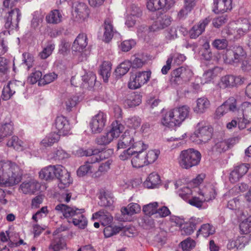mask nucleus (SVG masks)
<instances>
[{
    "label": "nucleus",
    "mask_w": 251,
    "mask_h": 251,
    "mask_svg": "<svg viewBox=\"0 0 251 251\" xmlns=\"http://www.w3.org/2000/svg\"><path fill=\"white\" fill-rule=\"evenodd\" d=\"M240 108L242 117L238 118V126L240 129H243L251 123V103L244 102L241 104Z\"/></svg>",
    "instance_id": "nucleus-14"
},
{
    "label": "nucleus",
    "mask_w": 251,
    "mask_h": 251,
    "mask_svg": "<svg viewBox=\"0 0 251 251\" xmlns=\"http://www.w3.org/2000/svg\"><path fill=\"white\" fill-rule=\"evenodd\" d=\"M169 58H172V63L175 65H180L186 59L184 55L176 52L171 54Z\"/></svg>",
    "instance_id": "nucleus-61"
},
{
    "label": "nucleus",
    "mask_w": 251,
    "mask_h": 251,
    "mask_svg": "<svg viewBox=\"0 0 251 251\" xmlns=\"http://www.w3.org/2000/svg\"><path fill=\"white\" fill-rule=\"evenodd\" d=\"M134 131H126L119 140L117 148L118 149L131 147L134 149V145L137 141Z\"/></svg>",
    "instance_id": "nucleus-16"
},
{
    "label": "nucleus",
    "mask_w": 251,
    "mask_h": 251,
    "mask_svg": "<svg viewBox=\"0 0 251 251\" xmlns=\"http://www.w3.org/2000/svg\"><path fill=\"white\" fill-rule=\"evenodd\" d=\"M23 143V141L20 140L18 137L14 136L8 141L7 146L9 147H12L17 151H22Z\"/></svg>",
    "instance_id": "nucleus-51"
},
{
    "label": "nucleus",
    "mask_w": 251,
    "mask_h": 251,
    "mask_svg": "<svg viewBox=\"0 0 251 251\" xmlns=\"http://www.w3.org/2000/svg\"><path fill=\"white\" fill-rule=\"evenodd\" d=\"M9 34V31L6 30L0 33V55L4 54L7 51L8 48L5 44V36Z\"/></svg>",
    "instance_id": "nucleus-57"
},
{
    "label": "nucleus",
    "mask_w": 251,
    "mask_h": 251,
    "mask_svg": "<svg viewBox=\"0 0 251 251\" xmlns=\"http://www.w3.org/2000/svg\"><path fill=\"white\" fill-rule=\"evenodd\" d=\"M141 211L140 206L136 203H130L126 207L122 208L121 212L124 215H133Z\"/></svg>",
    "instance_id": "nucleus-42"
},
{
    "label": "nucleus",
    "mask_w": 251,
    "mask_h": 251,
    "mask_svg": "<svg viewBox=\"0 0 251 251\" xmlns=\"http://www.w3.org/2000/svg\"><path fill=\"white\" fill-rule=\"evenodd\" d=\"M214 232L215 228L208 224L202 225L198 231L199 234H201L204 237H207Z\"/></svg>",
    "instance_id": "nucleus-52"
},
{
    "label": "nucleus",
    "mask_w": 251,
    "mask_h": 251,
    "mask_svg": "<svg viewBox=\"0 0 251 251\" xmlns=\"http://www.w3.org/2000/svg\"><path fill=\"white\" fill-rule=\"evenodd\" d=\"M97 166L95 165L90 164L86 162L79 167L77 171V176H83L85 175L91 174L92 176L93 174L95 172Z\"/></svg>",
    "instance_id": "nucleus-34"
},
{
    "label": "nucleus",
    "mask_w": 251,
    "mask_h": 251,
    "mask_svg": "<svg viewBox=\"0 0 251 251\" xmlns=\"http://www.w3.org/2000/svg\"><path fill=\"white\" fill-rule=\"evenodd\" d=\"M201 157V154L198 151L189 149L180 152L177 161L182 168L189 169L199 164Z\"/></svg>",
    "instance_id": "nucleus-7"
},
{
    "label": "nucleus",
    "mask_w": 251,
    "mask_h": 251,
    "mask_svg": "<svg viewBox=\"0 0 251 251\" xmlns=\"http://www.w3.org/2000/svg\"><path fill=\"white\" fill-rule=\"evenodd\" d=\"M172 19L169 15H165L159 17L154 21L150 27L151 31H158L163 29L170 25L172 23Z\"/></svg>",
    "instance_id": "nucleus-21"
},
{
    "label": "nucleus",
    "mask_w": 251,
    "mask_h": 251,
    "mask_svg": "<svg viewBox=\"0 0 251 251\" xmlns=\"http://www.w3.org/2000/svg\"><path fill=\"white\" fill-rule=\"evenodd\" d=\"M123 228L121 226H108L104 228L103 233L104 236L108 238L118 233Z\"/></svg>",
    "instance_id": "nucleus-56"
},
{
    "label": "nucleus",
    "mask_w": 251,
    "mask_h": 251,
    "mask_svg": "<svg viewBox=\"0 0 251 251\" xmlns=\"http://www.w3.org/2000/svg\"><path fill=\"white\" fill-rule=\"evenodd\" d=\"M39 177L45 180L57 178L60 181L58 184L60 188L68 187L73 182L70 174L62 165H49L42 168L39 172Z\"/></svg>",
    "instance_id": "nucleus-2"
},
{
    "label": "nucleus",
    "mask_w": 251,
    "mask_h": 251,
    "mask_svg": "<svg viewBox=\"0 0 251 251\" xmlns=\"http://www.w3.org/2000/svg\"><path fill=\"white\" fill-rule=\"evenodd\" d=\"M107 151H100L98 150L87 149L84 150L82 149H79L76 151V154L78 156H91L86 162L90 164L95 165L96 162H100L106 157L105 154Z\"/></svg>",
    "instance_id": "nucleus-11"
},
{
    "label": "nucleus",
    "mask_w": 251,
    "mask_h": 251,
    "mask_svg": "<svg viewBox=\"0 0 251 251\" xmlns=\"http://www.w3.org/2000/svg\"><path fill=\"white\" fill-rule=\"evenodd\" d=\"M142 101L141 96L138 94H133L125 100V103L129 107L139 105Z\"/></svg>",
    "instance_id": "nucleus-50"
},
{
    "label": "nucleus",
    "mask_w": 251,
    "mask_h": 251,
    "mask_svg": "<svg viewBox=\"0 0 251 251\" xmlns=\"http://www.w3.org/2000/svg\"><path fill=\"white\" fill-rule=\"evenodd\" d=\"M54 126L57 132L62 136L67 135L71 129L69 121L63 116L56 118Z\"/></svg>",
    "instance_id": "nucleus-20"
},
{
    "label": "nucleus",
    "mask_w": 251,
    "mask_h": 251,
    "mask_svg": "<svg viewBox=\"0 0 251 251\" xmlns=\"http://www.w3.org/2000/svg\"><path fill=\"white\" fill-rule=\"evenodd\" d=\"M61 136V134L55 132L50 133L48 136H46L41 142L42 145L47 147L51 146L54 143L57 142Z\"/></svg>",
    "instance_id": "nucleus-37"
},
{
    "label": "nucleus",
    "mask_w": 251,
    "mask_h": 251,
    "mask_svg": "<svg viewBox=\"0 0 251 251\" xmlns=\"http://www.w3.org/2000/svg\"><path fill=\"white\" fill-rule=\"evenodd\" d=\"M103 26V40L108 43L112 39L114 32L112 20L110 18H107L104 21Z\"/></svg>",
    "instance_id": "nucleus-29"
},
{
    "label": "nucleus",
    "mask_w": 251,
    "mask_h": 251,
    "mask_svg": "<svg viewBox=\"0 0 251 251\" xmlns=\"http://www.w3.org/2000/svg\"><path fill=\"white\" fill-rule=\"evenodd\" d=\"M54 49V45L50 43L39 53V56L41 59H46L51 54Z\"/></svg>",
    "instance_id": "nucleus-59"
},
{
    "label": "nucleus",
    "mask_w": 251,
    "mask_h": 251,
    "mask_svg": "<svg viewBox=\"0 0 251 251\" xmlns=\"http://www.w3.org/2000/svg\"><path fill=\"white\" fill-rule=\"evenodd\" d=\"M23 176V172L15 163L10 161H0V184L12 186L19 183Z\"/></svg>",
    "instance_id": "nucleus-1"
},
{
    "label": "nucleus",
    "mask_w": 251,
    "mask_h": 251,
    "mask_svg": "<svg viewBox=\"0 0 251 251\" xmlns=\"http://www.w3.org/2000/svg\"><path fill=\"white\" fill-rule=\"evenodd\" d=\"M210 102L206 98H199L196 100V105L194 107V111L197 114L204 113L210 107Z\"/></svg>",
    "instance_id": "nucleus-30"
},
{
    "label": "nucleus",
    "mask_w": 251,
    "mask_h": 251,
    "mask_svg": "<svg viewBox=\"0 0 251 251\" xmlns=\"http://www.w3.org/2000/svg\"><path fill=\"white\" fill-rule=\"evenodd\" d=\"M54 210L61 218L63 216L69 223H73L75 226L84 228L87 225V219L83 215L84 209H79L75 206L70 207L60 203L56 205Z\"/></svg>",
    "instance_id": "nucleus-4"
},
{
    "label": "nucleus",
    "mask_w": 251,
    "mask_h": 251,
    "mask_svg": "<svg viewBox=\"0 0 251 251\" xmlns=\"http://www.w3.org/2000/svg\"><path fill=\"white\" fill-rule=\"evenodd\" d=\"M17 0H3V7L0 9L1 16L5 20V27L10 30L16 29L18 27L21 18L20 9L14 7L15 2Z\"/></svg>",
    "instance_id": "nucleus-5"
},
{
    "label": "nucleus",
    "mask_w": 251,
    "mask_h": 251,
    "mask_svg": "<svg viewBox=\"0 0 251 251\" xmlns=\"http://www.w3.org/2000/svg\"><path fill=\"white\" fill-rule=\"evenodd\" d=\"M77 98L75 96H67L64 100L63 106L66 107L67 110L70 111L77 103Z\"/></svg>",
    "instance_id": "nucleus-53"
},
{
    "label": "nucleus",
    "mask_w": 251,
    "mask_h": 251,
    "mask_svg": "<svg viewBox=\"0 0 251 251\" xmlns=\"http://www.w3.org/2000/svg\"><path fill=\"white\" fill-rule=\"evenodd\" d=\"M111 63L109 61H104L100 67V74L102 77L105 82L108 81L111 75Z\"/></svg>",
    "instance_id": "nucleus-39"
},
{
    "label": "nucleus",
    "mask_w": 251,
    "mask_h": 251,
    "mask_svg": "<svg viewBox=\"0 0 251 251\" xmlns=\"http://www.w3.org/2000/svg\"><path fill=\"white\" fill-rule=\"evenodd\" d=\"M221 71V68L218 67H214L206 71L203 75V78L205 80L204 83L210 82L214 77L217 76Z\"/></svg>",
    "instance_id": "nucleus-43"
},
{
    "label": "nucleus",
    "mask_w": 251,
    "mask_h": 251,
    "mask_svg": "<svg viewBox=\"0 0 251 251\" xmlns=\"http://www.w3.org/2000/svg\"><path fill=\"white\" fill-rule=\"evenodd\" d=\"M124 130L123 126L115 121L111 125L110 130L96 139V142L100 145L109 144L114 139L118 138Z\"/></svg>",
    "instance_id": "nucleus-10"
},
{
    "label": "nucleus",
    "mask_w": 251,
    "mask_h": 251,
    "mask_svg": "<svg viewBox=\"0 0 251 251\" xmlns=\"http://www.w3.org/2000/svg\"><path fill=\"white\" fill-rule=\"evenodd\" d=\"M205 202V199H204L201 193L199 192L198 196H192L188 200V202L192 206H195L198 208H201L203 203Z\"/></svg>",
    "instance_id": "nucleus-49"
},
{
    "label": "nucleus",
    "mask_w": 251,
    "mask_h": 251,
    "mask_svg": "<svg viewBox=\"0 0 251 251\" xmlns=\"http://www.w3.org/2000/svg\"><path fill=\"white\" fill-rule=\"evenodd\" d=\"M224 104L227 107L228 111L235 112L238 110L237 100L233 97L229 98Z\"/></svg>",
    "instance_id": "nucleus-55"
},
{
    "label": "nucleus",
    "mask_w": 251,
    "mask_h": 251,
    "mask_svg": "<svg viewBox=\"0 0 251 251\" xmlns=\"http://www.w3.org/2000/svg\"><path fill=\"white\" fill-rule=\"evenodd\" d=\"M186 71V70L183 67L176 69L172 74V80L176 84H179Z\"/></svg>",
    "instance_id": "nucleus-46"
},
{
    "label": "nucleus",
    "mask_w": 251,
    "mask_h": 251,
    "mask_svg": "<svg viewBox=\"0 0 251 251\" xmlns=\"http://www.w3.org/2000/svg\"><path fill=\"white\" fill-rule=\"evenodd\" d=\"M240 228L243 234H247L251 232V217H249L240 224Z\"/></svg>",
    "instance_id": "nucleus-58"
},
{
    "label": "nucleus",
    "mask_w": 251,
    "mask_h": 251,
    "mask_svg": "<svg viewBox=\"0 0 251 251\" xmlns=\"http://www.w3.org/2000/svg\"><path fill=\"white\" fill-rule=\"evenodd\" d=\"M165 40L168 43L177 38V29L175 26H171L164 31Z\"/></svg>",
    "instance_id": "nucleus-45"
},
{
    "label": "nucleus",
    "mask_w": 251,
    "mask_h": 251,
    "mask_svg": "<svg viewBox=\"0 0 251 251\" xmlns=\"http://www.w3.org/2000/svg\"><path fill=\"white\" fill-rule=\"evenodd\" d=\"M212 45L217 50H224L227 47L228 42L225 39H216L213 41Z\"/></svg>",
    "instance_id": "nucleus-60"
},
{
    "label": "nucleus",
    "mask_w": 251,
    "mask_h": 251,
    "mask_svg": "<svg viewBox=\"0 0 251 251\" xmlns=\"http://www.w3.org/2000/svg\"><path fill=\"white\" fill-rule=\"evenodd\" d=\"M125 124L129 128L135 129L140 126L141 119L138 116H131L126 120Z\"/></svg>",
    "instance_id": "nucleus-47"
},
{
    "label": "nucleus",
    "mask_w": 251,
    "mask_h": 251,
    "mask_svg": "<svg viewBox=\"0 0 251 251\" xmlns=\"http://www.w3.org/2000/svg\"><path fill=\"white\" fill-rule=\"evenodd\" d=\"M213 135V129L205 122H199L190 140L197 144H205L211 140Z\"/></svg>",
    "instance_id": "nucleus-8"
},
{
    "label": "nucleus",
    "mask_w": 251,
    "mask_h": 251,
    "mask_svg": "<svg viewBox=\"0 0 251 251\" xmlns=\"http://www.w3.org/2000/svg\"><path fill=\"white\" fill-rule=\"evenodd\" d=\"M39 186L38 182L35 179H30L22 183L19 187V191L25 194H33Z\"/></svg>",
    "instance_id": "nucleus-24"
},
{
    "label": "nucleus",
    "mask_w": 251,
    "mask_h": 251,
    "mask_svg": "<svg viewBox=\"0 0 251 251\" xmlns=\"http://www.w3.org/2000/svg\"><path fill=\"white\" fill-rule=\"evenodd\" d=\"M57 75L54 73L45 75L43 78L40 80L39 85H45L54 81L57 78Z\"/></svg>",
    "instance_id": "nucleus-63"
},
{
    "label": "nucleus",
    "mask_w": 251,
    "mask_h": 251,
    "mask_svg": "<svg viewBox=\"0 0 251 251\" xmlns=\"http://www.w3.org/2000/svg\"><path fill=\"white\" fill-rule=\"evenodd\" d=\"M173 110L168 111L163 116L161 120L162 124L168 127H174L179 125Z\"/></svg>",
    "instance_id": "nucleus-28"
},
{
    "label": "nucleus",
    "mask_w": 251,
    "mask_h": 251,
    "mask_svg": "<svg viewBox=\"0 0 251 251\" xmlns=\"http://www.w3.org/2000/svg\"><path fill=\"white\" fill-rule=\"evenodd\" d=\"M196 224L194 219L184 225L183 227L181 229V234L182 235H188L193 233L196 228Z\"/></svg>",
    "instance_id": "nucleus-48"
},
{
    "label": "nucleus",
    "mask_w": 251,
    "mask_h": 251,
    "mask_svg": "<svg viewBox=\"0 0 251 251\" xmlns=\"http://www.w3.org/2000/svg\"><path fill=\"white\" fill-rule=\"evenodd\" d=\"M160 179L158 175L155 173H152L149 176L144 182V185L148 188H154L160 183Z\"/></svg>",
    "instance_id": "nucleus-35"
},
{
    "label": "nucleus",
    "mask_w": 251,
    "mask_h": 251,
    "mask_svg": "<svg viewBox=\"0 0 251 251\" xmlns=\"http://www.w3.org/2000/svg\"><path fill=\"white\" fill-rule=\"evenodd\" d=\"M131 67V63L128 60H126L121 63L115 71L117 76L121 77L126 74Z\"/></svg>",
    "instance_id": "nucleus-41"
},
{
    "label": "nucleus",
    "mask_w": 251,
    "mask_h": 251,
    "mask_svg": "<svg viewBox=\"0 0 251 251\" xmlns=\"http://www.w3.org/2000/svg\"><path fill=\"white\" fill-rule=\"evenodd\" d=\"M13 125L11 123H6L0 126V142L5 138L12 135Z\"/></svg>",
    "instance_id": "nucleus-40"
},
{
    "label": "nucleus",
    "mask_w": 251,
    "mask_h": 251,
    "mask_svg": "<svg viewBox=\"0 0 251 251\" xmlns=\"http://www.w3.org/2000/svg\"><path fill=\"white\" fill-rule=\"evenodd\" d=\"M88 44L87 36L85 34H79L74 41L72 50L74 51L81 52Z\"/></svg>",
    "instance_id": "nucleus-26"
},
{
    "label": "nucleus",
    "mask_w": 251,
    "mask_h": 251,
    "mask_svg": "<svg viewBox=\"0 0 251 251\" xmlns=\"http://www.w3.org/2000/svg\"><path fill=\"white\" fill-rule=\"evenodd\" d=\"M232 8L231 0H214L213 11L215 13H224Z\"/></svg>",
    "instance_id": "nucleus-25"
},
{
    "label": "nucleus",
    "mask_w": 251,
    "mask_h": 251,
    "mask_svg": "<svg viewBox=\"0 0 251 251\" xmlns=\"http://www.w3.org/2000/svg\"><path fill=\"white\" fill-rule=\"evenodd\" d=\"M150 71L139 72L131 75L128 82V87L131 89H136L146 84L151 77Z\"/></svg>",
    "instance_id": "nucleus-12"
},
{
    "label": "nucleus",
    "mask_w": 251,
    "mask_h": 251,
    "mask_svg": "<svg viewBox=\"0 0 251 251\" xmlns=\"http://www.w3.org/2000/svg\"><path fill=\"white\" fill-rule=\"evenodd\" d=\"M47 23L52 24H58L63 20V14L59 10L51 11L46 16Z\"/></svg>",
    "instance_id": "nucleus-31"
},
{
    "label": "nucleus",
    "mask_w": 251,
    "mask_h": 251,
    "mask_svg": "<svg viewBox=\"0 0 251 251\" xmlns=\"http://www.w3.org/2000/svg\"><path fill=\"white\" fill-rule=\"evenodd\" d=\"M72 12L75 19L79 22H82L89 16V9L84 2L75 1L73 4Z\"/></svg>",
    "instance_id": "nucleus-15"
},
{
    "label": "nucleus",
    "mask_w": 251,
    "mask_h": 251,
    "mask_svg": "<svg viewBox=\"0 0 251 251\" xmlns=\"http://www.w3.org/2000/svg\"><path fill=\"white\" fill-rule=\"evenodd\" d=\"M107 120L106 114L102 111L93 116L90 122L89 126L92 132L100 133L105 126Z\"/></svg>",
    "instance_id": "nucleus-13"
},
{
    "label": "nucleus",
    "mask_w": 251,
    "mask_h": 251,
    "mask_svg": "<svg viewBox=\"0 0 251 251\" xmlns=\"http://www.w3.org/2000/svg\"><path fill=\"white\" fill-rule=\"evenodd\" d=\"M158 203L153 202L144 205L143 211L146 215L149 216L156 214Z\"/></svg>",
    "instance_id": "nucleus-54"
},
{
    "label": "nucleus",
    "mask_w": 251,
    "mask_h": 251,
    "mask_svg": "<svg viewBox=\"0 0 251 251\" xmlns=\"http://www.w3.org/2000/svg\"><path fill=\"white\" fill-rule=\"evenodd\" d=\"M210 21L209 18H205L200 21L197 25H194L189 31L190 38L196 39L201 35L205 30V27L208 25Z\"/></svg>",
    "instance_id": "nucleus-23"
},
{
    "label": "nucleus",
    "mask_w": 251,
    "mask_h": 251,
    "mask_svg": "<svg viewBox=\"0 0 251 251\" xmlns=\"http://www.w3.org/2000/svg\"><path fill=\"white\" fill-rule=\"evenodd\" d=\"M247 53L241 46H234L226 50L223 58L226 63L234 64L240 63L246 59Z\"/></svg>",
    "instance_id": "nucleus-9"
},
{
    "label": "nucleus",
    "mask_w": 251,
    "mask_h": 251,
    "mask_svg": "<svg viewBox=\"0 0 251 251\" xmlns=\"http://www.w3.org/2000/svg\"><path fill=\"white\" fill-rule=\"evenodd\" d=\"M147 9L152 12L159 10H167L169 9L168 0H147Z\"/></svg>",
    "instance_id": "nucleus-22"
},
{
    "label": "nucleus",
    "mask_w": 251,
    "mask_h": 251,
    "mask_svg": "<svg viewBox=\"0 0 251 251\" xmlns=\"http://www.w3.org/2000/svg\"><path fill=\"white\" fill-rule=\"evenodd\" d=\"M112 164L111 160H108L104 163H102L99 166L97 171L93 174L92 177L98 178L106 174L110 169V166Z\"/></svg>",
    "instance_id": "nucleus-36"
},
{
    "label": "nucleus",
    "mask_w": 251,
    "mask_h": 251,
    "mask_svg": "<svg viewBox=\"0 0 251 251\" xmlns=\"http://www.w3.org/2000/svg\"><path fill=\"white\" fill-rule=\"evenodd\" d=\"M92 218L93 220H99L104 226H108L113 220L111 215L104 210H101L94 213Z\"/></svg>",
    "instance_id": "nucleus-27"
},
{
    "label": "nucleus",
    "mask_w": 251,
    "mask_h": 251,
    "mask_svg": "<svg viewBox=\"0 0 251 251\" xmlns=\"http://www.w3.org/2000/svg\"><path fill=\"white\" fill-rule=\"evenodd\" d=\"M250 25L246 19H239L231 22L222 31L223 35L230 39H238L244 35L249 29Z\"/></svg>",
    "instance_id": "nucleus-6"
},
{
    "label": "nucleus",
    "mask_w": 251,
    "mask_h": 251,
    "mask_svg": "<svg viewBox=\"0 0 251 251\" xmlns=\"http://www.w3.org/2000/svg\"><path fill=\"white\" fill-rule=\"evenodd\" d=\"M148 148L147 144L141 141L136 142L134 145L135 151L133 154L135 155L131 159V164L134 168H141L149 164L153 163L160 154L158 150H150L146 152L145 151Z\"/></svg>",
    "instance_id": "nucleus-3"
},
{
    "label": "nucleus",
    "mask_w": 251,
    "mask_h": 251,
    "mask_svg": "<svg viewBox=\"0 0 251 251\" xmlns=\"http://www.w3.org/2000/svg\"><path fill=\"white\" fill-rule=\"evenodd\" d=\"M244 81V78L240 76L227 75L221 78L218 86L221 89H225L241 85Z\"/></svg>",
    "instance_id": "nucleus-17"
},
{
    "label": "nucleus",
    "mask_w": 251,
    "mask_h": 251,
    "mask_svg": "<svg viewBox=\"0 0 251 251\" xmlns=\"http://www.w3.org/2000/svg\"><path fill=\"white\" fill-rule=\"evenodd\" d=\"M66 246V242L62 237H56L54 239L50 245V248L54 251H58L63 249Z\"/></svg>",
    "instance_id": "nucleus-44"
},
{
    "label": "nucleus",
    "mask_w": 251,
    "mask_h": 251,
    "mask_svg": "<svg viewBox=\"0 0 251 251\" xmlns=\"http://www.w3.org/2000/svg\"><path fill=\"white\" fill-rule=\"evenodd\" d=\"M232 140L219 141L215 143L211 147H207V150L211 154H218L225 152L232 146L231 142Z\"/></svg>",
    "instance_id": "nucleus-18"
},
{
    "label": "nucleus",
    "mask_w": 251,
    "mask_h": 251,
    "mask_svg": "<svg viewBox=\"0 0 251 251\" xmlns=\"http://www.w3.org/2000/svg\"><path fill=\"white\" fill-rule=\"evenodd\" d=\"M179 196L185 201H188L193 195V191L188 187H183L178 191Z\"/></svg>",
    "instance_id": "nucleus-62"
},
{
    "label": "nucleus",
    "mask_w": 251,
    "mask_h": 251,
    "mask_svg": "<svg viewBox=\"0 0 251 251\" xmlns=\"http://www.w3.org/2000/svg\"><path fill=\"white\" fill-rule=\"evenodd\" d=\"M181 245L183 251H190L195 247V242L190 238H188L181 242Z\"/></svg>",
    "instance_id": "nucleus-64"
},
{
    "label": "nucleus",
    "mask_w": 251,
    "mask_h": 251,
    "mask_svg": "<svg viewBox=\"0 0 251 251\" xmlns=\"http://www.w3.org/2000/svg\"><path fill=\"white\" fill-rule=\"evenodd\" d=\"M99 204L101 206H110L114 202V198L111 193L104 192L99 197Z\"/></svg>",
    "instance_id": "nucleus-38"
},
{
    "label": "nucleus",
    "mask_w": 251,
    "mask_h": 251,
    "mask_svg": "<svg viewBox=\"0 0 251 251\" xmlns=\"http://www.w3.org/2000/svg\"><path fill=\"white\" fill-rule=\"evenodd\" d=\"M200 193L201 196L205 199V201H209L210 200L215 199L217 194L215 186L211 184L206 186L200 191Z\"/></svg>",
    "instance_id": "nucleus-33"
},
{
    "label": "nucleus",
    "mask_w": 251,
    "mask_h": 251,
    "mask_svg": "<svg viewBox=\"0 0 251 251\" xmlns=\"http://www.w3.org/2000/svg\"><path fill=\"white\" fill-rule=\"evenodd\" d=\"M20 85L22 86L21 82L16 80L9 82L3 88L1 95L2 99L5 100L10 99L16 91L19 90Z\"/></svg>",
    "instance_id": "nucleus-19"
},
{
    "label": "nucleus",
    "mask_w": 251,
    "mask_h": 251,
    "mask_svg": "<svg viewBox=\"0 0 251 251\" xmlns=\"http://www.w3.org/2000/svg\"><path fill=\"white\" fill-rule=\"evenodd\" d=\"M175 115L177 119L179 125L189 116L190 109L186 106L184 105L177 108L173 109Z\"/></svg>",
    "instance_id": "nucleus-32"
}]
</instances>
